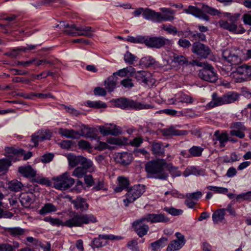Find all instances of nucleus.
<instances>
[{
  "mask_svg": "<svg viewBox=\"0 0 251 251\" xmlns=\"http://www.w3.org/2000/svg\"><path fill=\"white\" fill-rule=\"evenodd\" d=\"M145 191L146 188L144 185L138 184L132 186L125 195L126 198L123 200L124 205L128 207L130 203L139 198Z\"/></svg>",
  "mask_w": 251,
  "mask_h": 251,
  "instance_id": "obj_7",
  "label": "nucleus"
},
{
  "mask_svg": "<svg viewBox=\"0 0 251 251\" xmlns=\"http://www.w3.org/2000/svg\"><path fill=\"white\" fill-rule=\"evenodd\" d=\"M181 126L177 125L171 126L162 130V133L165 136H183L188 134V131L185 130H179L177 127H181Z\"/></svg>",
  "mask_w": 251,
  "mask_h": 251,
  "instance_id": "obj_17",
  "label": "nucleus"
},
{
  "mask_svg": "<svg viewBox=\"0 0 251 251\" xmlns=\"http://www.w3.org/2000/svg\"><path fill=\"white\" fill-rule=\"evenodd\" d=\"M134 74L137 81L143 85H152L154 83L151 73L149 72L140 71Z\"/></svg>",
  "mask_w": 251,
  "mask_h": 251,
  "instance_id": "obj_15",
  "label": "nucleus"
},
{
  "mask_svg": "<svg viewBox=\"0 0 251 251\" xmlns=\"http://www.w3.org/2000/svg\"><path fill=\"white\" fill-rule=\"evenodd\" d=\"M160 16V12L146 8L145 12L144 13V19L146 20L151 21L153 23H159V17Z\"/></svg>",
  "mask_w": 251,
  "mask_h": 251,
  "instance_id": "obj_28",
  "label": "nucleus"
},
{
  "mask_svg": "<svg viewBox=\"0 0 251 251\" xmlns=\"http://www.w3.org/2000/svg\"><path fill=\"white\" fill-rule=\"evenodd\" d=\"M122 239L121 236H117L112 234H100L98 237L95 238L92 242L91 247L92 248H99L102 247L105 244L102 240H117Z\"/></svg>",
  "mask_w": 251,
  "mask_h": 251,
  "instance_id": "obj_14",
  "label": "nucleus"
},
{
  "mask_svg": "<svg viewBox=\"0 0 251 251\" xmlns=\"http://www.w3.org/2000/svg\"><path fill=\"white\" fill-rule=\"evenodd\" d=\"M215 140L218 141L220 143V147L224 148L226 143L228 141L229 136L226 132H220L219 130H216L214 134Z\"/></svg>",
  "mask_w": 251,
  "mask_h": 251,
  "instance_id": "obj_30",
  "label": "nucleus"
},
{
  "mask_svg": "<svg viewBox=\"0 0 251 251\" xmlns=\"http://www.w3.org/2000/svg\"><path fill=\"white\" fill-rule=\"evenodd\" d=\"M117 107L122 109H134L135 110L149 109L151 106L149 104H144L127 98H121L115 101Z\"/></svg>",
  "mask_w": 251,
  "mask_h": 251,
  "instance_id": "obj_9",
  "label": "nucleus"
},
{
  "mask_svg": "<svg viewBox=\"0 0 251 251\" xmlns=\"http://www.w3.org/2000/svg\"><path fill=\"white\" fill-rule=\"evenodd\" d=\"M192 51L201 57L206 58L209 54L210 50L207 46L196 42L192 45Z\"/></svg>",
  "mask_w": 251,
  "mask_h": 251,
  "instance_id": "obj_18",
  "label": "nucleus"
},
{
  "mask_svg": "<svg viewBox=\"0 0 251 251\" xmlns=\"http://www.w3.org/2000/svg\"><path fill=\"white\" fill-rule=\"evenodd\" d=\"M117 79L115 76L111 75L104 81L105 89L108 92H112L116 87Z\"/></svg>",
  "mask_w": 251,
  "mask_h": 251,
  "instance_id": "obj_37",
  "label": "nucleus"
},
{
  "mask_svg": "<svg viewBox=\"0 0 251 251\" xmlns=\"http://www.w3.org/2000/svg\"><path fill=\"white\" fill-rule=\"evenodd\" d=\"M222 56L225 60L230 63L231 65H237L241 62V57L229 50H224L222 53Z\"/></svg>",
  "mask_w": 251,
  "mask_h": 251,
  "instance_id": "obj_20",
  "label": "nucleus"
},
{
  "mask_svg": "<svg viewBox=\"0 0 251 251\" xmlns=\"http://www.w3.org/2000/svg\"><path fill=\"white\" fill-rule=\"evenodd\" d=\"M235 74L240 75L243 80H247L251 76V66L242 65L237 68Z\"/></svg>",
  "mask_w": 251,
  "mask_h": 251,
  "instance_id": "obj_24",
  "label": "nucleus"
},
{
  "mask_svg": "<svg viewBox=\"0 0 251 251\" xmlns=\"http://www.w3.org/2000/svg\"><path fill=\"white\" fill-rule=\"evenodd\" d=\"M85 105L89 107L94 108L96 109L106 108L107 107V105L105 102H103L100 100H87L85 102Z\"/></svg>",
  "mask_w": 251,
  "mask_h": 251,
  "instance_id": "obj_45",
  "label": "nucleus"
},
{
  "mask_svg": "<svg viewBox=\"0 0 251 251\" xmlns=\"http://www.w3.org/2000/svg\"><path fill=\"white\" fill-rule=\"evenodd\" d=\"M163 14L160 13L159 17V23L162 22H172L175 19L174 14L175 12L171 8L163 7L160 8Z\"/></svg>",
  "mask_w": 251,
  "mask_h": 251,
  "instance_id": "obj_25",
  "label": "nucleus"
},
{
  "mask_svg": "<svg viewBox=\"0 0 251 251\" xmlns=\"http://www.w3.org/2000/svg\"><path fill=\"white\" fill-rule=\"evenodd\" d=\"M145 221H146V219L145 217H143L132 223V226L134 228L135 231L140 237L146 235L149 230V226L143 224Z\"/></svg>",
  "mask_w": 251,
  "mask_h": 251,
  "instance_id": "obj_16",
  "label": "nucleus"
},
{
  "mask_svg": "<svg viewBox=\"0 0 251 251\" xmlns=\"http://www.w3.org/2000/svg\"><path fill=\"white\" fill-rule=\"evenodd\" d=\"M43 220L49 223L52 226H66L68 227H82L85 225H89L98 222L96 216L93 214L79 213L75 211L71 212L69 218L63 222L57 218H53L51 216L46 217Z\"/></svg>",
  "mask_w": 251,
  "mask_h": 251,
  "instance_id": "obj_1",
  "label": "nucleus"
},
{
  "mask_svg": "<svg viewBox=\"0 0 251 251\" xmlns=\"http://www.w3.org/2000/svg\"><path fill=\"white\" fill-rule=\"evenodd\" d=\"M135 73V69L131 66L126 67V68L120 69L113 74L115 77L117 75L125 77L126 76H132Z\"/></svg>",
  "mask_w": 251,
  "mask_h": 251,
  "instance_id": "obj_32",
  "label": "nucleus"
},
{
  "mask_svg": "<svg viewBox=\"0 0 251 251\" xmlns=\"http://www.w3.org/2000/svg\"><path fill=\"white\" fill-rule=\"evenodd\" d=\"M19 199L23 206L28 208L34 202L35 196L31 192L22 193L19 196Z\"/></svg>",
  "mask_w": 251,
  "mask_h": 251,
  "instance_id": "obj_19",
  "label": "nucleus"
},
{
  "mask_svg": "<svg viewBox=\"0 0 251 251\" xmlns=\"http://www.w3.org/2000/svg\"><path fill=\"white\" fill-rule=\"evenodd\" d=\"M206 188L218 194H226L228 192V189L223 187L209 185L206 187Z\"/></svg>",
  "mask_w": 251,
  "mask_h": 251,
  "instance_id": "obj_57",
  "label": "nucleus"
},
{
  "mask_svg": "<svg viewBox=\"0 0 251 251\" xmlns=\"http://www.w3.org/2000/svg\"><path fill=\"white\" fill-rule=\"evenodd\" d=\"M19 172L26 177H33L36 175V171L30 166H20L18 168Z\"/></svg>",
  "mask_w": 251,
  "mask_h": 251,
  "instance_id": "obj_33",
  "label": "nucleus"
},
{
  "mask_svg": "<svg viewBox=\"0 0 251 251\" xmlns=\"http://www.w3.org/2000/svg\"><path fill=\"white\" fill-rule=\"evenodd\" d=\"M80 127V133L74 129H68L63 128L59 129L58 133L61 136H65L68 138L78 139L80 136L90 138L91 140L97 138V136L95 134V128L90 127L84 124H81Z\"/></svg>",
  "mask_w": 251,
  "mask_h": 251,
  "instance_id": "obj_3",
  "label": "nucleus"
},
{
  "mask_svg": "<svg viewBox=\"0 0 251 251\" xmlns=\"http://www.w3.org/2000/svg\"><path fill=\"white\" fill-rule=\"evenodd\" d=\"M173 59L174 60L173 66H182L187 65L188 63V60L184 56L175 52L174 56Z\"/></svg>",
  "mask_w": 251,
  "mask_h": 251,
  "instance_id": "obj_39",
  "label": "nucleus"
},
{
  "mask_svg": "<svg viewBox=\"0 0 251 251\" xmlns=\"http://www.w3.org/2000/svg\"><path fill=\"white\" fill-rule=\"evenodd\" d=\"M23 186H24L22 184V183L17 180H11L9 183V189L11 191H13L15 192L20 191L21 190H22Z\"/></svg>",
  "mask_w": 251,
  "mask_h": 251,
  "instance_id": "obj_51",
  "label": "nucleus"
},
{
  "mask_svg": "<svg viewBox=\"0 0 251 251\" xmlns=\"http://www.w3.org/2000/svg\"><path fill=\"white\" fill-rule=\"evenodd\" d=\"M127 139L126 137L115 138L111 137L107 140L108 143L114 145L121 146L127 142Z\"/></svg>",
  "mask_w": 251,
  "mask_h": 251,
  "instance_id": "obj_49",
  "label": "nucleus"
},
{
  "mask_svg": "<svg viewBox=\"0 0 251 251\" xmlns=\"http://www.w3.org/2000/svg\"><path fill=\"white\" fill-rule=\"evenodd\" d=\"M223 95L225 104L234 102L239 98L238 94L234 92H228Z\"/></svg>",
  "mask_w": 251,
  "mask_h": 251,
  "instance_id": "obj_43",
  "label": "nucleus"
},
{
  "mask_svg": "<svg viewBox=\"0 0 251 251\" xmlns=\"http://www.w3.org/2000/svg\"><path fill=\"white\" fill-rule=\"evenodd\" d=\"M87 172L81 166L75 168L73 171L72 176L78 178L83 177Z\"/></svg>",
  "mask_w": 251,
  "mask_h": 251,
  "instance_id": "obj_53",
  "label": "nucleus"
},
{
  "mask_svg": "<svg viewBox=\"0 0 251 251\" xmlns=\"http://www.w3.org/2000/svg\"><path fill=\"white\" fill-rule=\"evenodd\" d=\"M5 231L8 235L13 237H18L25 234V229L20 227H7Z\"/></svg>",
  "mask_w": 251,
  "mask_h": 251,
  "instance_id": "obj_31",
  "label": "nucleus"
},
{
  "mask_svg": "<svg viewBox=\"0 0 251 251\" xmlns=\"http://www.w3.org/2000/svg\"><path fill=\"white\" fill-rule=\"evenodd\" d=\"M241 14L239 13L232 14L230 13H224V16L226 17L227 20H220L219 24L221 27L233 33H236L237 32V22Z\"/></svg>",
  "mask_w": 251,
  "mask_h": 251,
  "instance_id": "obj_6",
  "label": "nucleus"
},
{
  "mask_svg": "<svg viewBox=\"0 0 251 251\" xmlns=\"http://www.w3.org/2000/svg\"><path fill=\"white\" fill-rule=\"evenodd\" d=\"M20 247V243L14 241L12 245L8 243H0V251H15Z\"/></svg>",
  "mask_w": 251,
  "mask_h": 251,
  "instance_id": "obj_40",
  "label": "nucleus"
},
{
  "mask_svg": "<svg viewBox=\"0 0 251 251\" xmlns=\"http://www.w3.org/2000/svg\"><path fill=\"white\" fill-rule=\"evenodd\" d=\"M203 150V148L198 146H193L189 149L191 157L201 156Z\"/></svg>",
  "mask_w": 251,
  "mask_h": 251,
  "instance_id": "obj_47",
  "label": "nucleus"
},
{
  "mask_svg": "<svg viewBox=\"0 0 251 251\" xmlns=\"http://www.w3.org/2000/svg\"><path fill=\"white\" fill-rule=\"evenodd\" d=\"M202 193L201 191H197L191 193H188L186 194V197L197 201L202 197Z\"/></svg>",
  "mask_w": 251,
  "mask_h": 251,
  "instance_id": "obj_64",
  "label": "nucleus"
},
{
  "mask_svg": "<svg viewBox=\"0 0 251 251\" xmlns=\"http://www.w3.org/2000/svg\"><path fill=\"white\" fill-rule=\"evenodd\" d=\"M225 104L224 95L220 97L216 93H213L212 95V100L207 104L206 107L211 108Z\"/></svg>",
  "mask_w": 251,
  "mask_h": 251,
  "instance_id": "obj_29",
  "label": "nucleus"
},
{
  "mask_svg": "<svg viewBox=\"0 0 251 251\" xmlns=\"http://www.w3.org/2000/svg\"><path fill=\"white\" fill-rule=\"evenodd\" d=\"M82 162L81 163V166L83 167L87 172H93L95 171V167L93 162L84 157L82 159Z\"/></svg>",
  "mask_w": 251,
  "mask_h": 251,
  "instance_id": "obj_41",
  "label": "nucleus"
},
{
  "mask_svg": "<svg viewBox=\"0 0 251 251\" xmlns=\"http://www.w3.org/2000/svg\"><path fill=\"white\" fill-rule=\"evenodd\" d=\"M162 29L167 31L168 33L176 35L178 32L176 27L173 26L171 25H163Z\"/></svg>",
  "mask_w": 251,
  "mask_h": 251,
  "instance_id": "obj_61",
  "label": "nucleus"
},
{
  "mask_svg": "<svg viewBox=\"0 0 251 251\" xmlns=\"http://www.w3.org/2000/svg\"><path fill=\"white\" fill-rule=\"evenodd\" d=\"M57 207L51 203H46L44 206L39 210L38 213L41 215H44L49 213L56 212Z\"/></svg>",
  "mask_w": 251,
  "mask_h": 251,
  "instance_id": "obj_36",
  "label": "nucleus"
},
{
  "mask_svg": "<svg viewBox=\"0 0 251 251\" xmlns=\"http://www.w3.org/2000/svg\"><path fill=\"white\" fill-rule=\"evenodd\" d=\"M11 165V161L6 158L0 159V174L6 173L8 167Z\"/></svg>",
  "mask_w": 251,
  "mask_h": 251,
  "instance_id": "obj_50",
  "label": "nucleus"
},
{
  "mask_svg": "<svg viewBox=\"0 0 251 251\" xmlns=\"http://www.w3.org/2000/svg\"><path fill=\"white\" fill-rule=\"evenodd\" d=\"M174 52L171 51H167L163 55V61L164 65H173V57Z\"/></svg>",
  "mask_w": 251,
  "mask_h": 251,
  "instance_id": "obj_46",
  "label": "nucleus"
},
{
  "mask_svg": "<svg viewBox=\"0 0 251 251\" xmlns=\"http://www.w3.org/2000/svg\"><path fill=\"white\" fill-rule=\"evenodd\" d=\"M117 185L116 186L114 191L116 193H120L123 190L129 189L130 181L128 178L124 176H119L117 177Z\"/></svg>",
  "mask_w": 251,
  "mask_h": 251,
  "instance_id": "obj_22",
  "label": "nucleus"
},
{
  "mask_svg": "<svg viewBox=\"0 0 251 251\" xmlns=\"http://www.w3.org/2000/svg\"><path fill=\"white\" fill-rule=\"evenodd\" d=\"M168 241V238L162 237L159 240L151 243L150 246L151 247L152 251H160L161 248L164 247Z\"/></svg>",
  "mask_w": 251,
  "mask_h": 251,
  "instance_id": "obj_35",
  "label": "nucleus"
},
{
  "mask_svg": "<svg viewBox=\"0 0 251 251\" xmlns=\"http://www.w3.org/2000/svg\"><path fill=\"white\" fill-rule=\"evenodd\" d=\"M121 84L125 88L130 89L134 86L132 80L128 77L121 81Z\"/></svg>",
  "mask_w": 251,
  "mask_h": 251,
  "instance_id": "obj_63",
  "label": "nucleus"
},
{
  "mask_svg": "<svg viewBox=\"0 0 251 251\" xmlns=\"http://www.w3.org/2000/svg\"><path fill=\"white\" fill-rule=\"evenodd\" d=\"M175 236L176 239L170 242L167 247V251H178L184 246L186 243L184 235L180 232H177L175 233Z\"/></svg>",
  "mask_w": 251,
  "mask_h": 251,
  "instance_id": "obj_13",
  "label": "nucleus"
},
{
  "mask_svg": "<svg viewBox=\"0 0 251 251\" xmlns=\"http://www.w3.org/2000/svg\"><path fill=\"white\" fill-rule=\"evenodd\" d=\"M165 170L168 171L173 176H179L180 173L178 171L177 168L174 166L172 163H168L165 166Z\"/></svg>",
  "mask_w": 251,
  "mask_h": 251,
  "instance_id": "obj_58",
  "label": "nucleus"
},
{
  "mask_svg": "<svg viewBox=\"0 0 251 251\" xmlns=\"http://www.w3.org/2000/svg\"><path fill=\"white\" fill-rule=\"evenodd\" d=\"M198 75L201 79L210 82H215L218 79L217 74L214 68L209 64L205 65L200 70Z\"/></svg>",
  "mask_w": 251,
  "mask_h": 251,
  "instance_id": "obj_11",
  "label": "nucleus"
},
{
  "mask_svg": "<svg viewBox=\"0 0 251 251\" xmlns=\"http://www.w3.org/2000/svg\"><path fill=\"white\" fill-rule=\"evenodd\" d=\"M72 203L75 209L81 212L86 211L89 208L86 199L81 197H77L72 201Z\"/></svg>",
  "mask_w": 251,
  "mask_h": 251,
  "instance_id": "obj_27",
  "label": "nucleus"
},
{
  "mask_svg": "<svg viewBox=\"0 0 251 251\" xmlns=\"http://www.w3.org/2000/svg\"><path fill=\"white\" fill-rule=\"evenodd\" d=\"M225 209L221 208L216 211L212 214V219L214 224L222 222L225 219Z\"/></svg>",
  "mask_w": 251,
  "mask_h": 251,
  "instance_id": "obj_42",
  "label": "nucleus"
},
{
  "mask_svg": "<svg viewBox=\"0 0 251 251\" xmlns=\"http://www.w3.org/2000/svg\"><path fill=\"white\" fill-rule=\"evenodd\" d=\"M60 26L66 28L64 32L68 35L72 36H85L91 37L92 32H95V29L91 26H77L75 24L69 25L65 22L60 23Z\"/></svg>",
  "mask_w": 251,
  "mask_h": 251,
  "instance_id": "obj_5",
  "label": "nucleus"
},
{
  "mask_svg": "<svg viewBox=\"0 0 251 251\" xmlns=\"http://www.w3.org/2000/svg\"><path fill=\"white\" fill-rule=\"evenodd\" d=\"M95 180L96 182H95V186L92 188V190L94 191L106 190V188H105L104 183L102 178H99L97 180L95 179Z\"/></svg>",
  "mask_w": 251,
  "mask_h": 251,
  "instance_id": "obj_56",
  "label": "nucleus"
},
{
  "mask_svg": "<svg viewBox=\"0 0 251 251\" xmlns=\"http://www.w3.org/2000/svg\"><path fill=\"white\" fill-rule=\"evenodd\" d=\"M115 161L123 165H129L132 159V154L127 152H118L115 155Z\"/></svg>",
  "mask_w": 251,
  "mask_h": 251,
  "instance_id": "obj_23",
  "label": "nucleus"
},
{
  "mask_svg": "<svg viewBox=\"0 0 251 251\" xmlns=\"http://www.w3.org/2000/svg\"><path fill=\"white\" fill-rule=\"evenodd\" d=\"M110 125L112 126V127H110V135L116 136L123 133L121 127L114 124H111Z\"/></svg>",
  "mask_w": 251,
  "mask_h": 251,
  "instance_id": "obj_62",
  "label": "nucleus"
},
{
  "mask_svg": "<svg viewBox=\"0 0 251 251\" xmlns=\"http://www.w3.org/2000/svg\"><path fill=\"white\" fill-rule=\"evenodd\" d=\"M83 156H76L74 154L70 153L68 154L67 159L69 162V166L74 168L78 165H81V163L82 162Z\"/></svg>",
  "mask_w": 251,
  "mask_h": 251,
  "instance_id": "obj_34",
  "label": "nucleus"
},
{
  "mask_svg": "<svg viewBox=\"0 0 251 251\" xmlns=\"http://www.w3.org/2000/svg\"><path fill=\"white\" fill-rule=\"evenodd\" d=\"M166 165L167 161L164 159H152L147 162L145 165V170L147 173L148 177L167 180L169 175L165 170Z\"/></svg>",
  "mask_w": 251,
  "mask_h": 251,
  "instance_id": "obj_2",
  "label": "nucleus"
},
{
  "mask_svg": "<svg viewBox=\"0 0 251 251\" xmlns=\"http://www.w3.org/2000/svg\"><path fill=\"white\" fill-rule=\"evenodd\" d=\"M146 221L151 223H168L170 219L164 213L148 214L144 216Z\"/></svg>",
  "mask_w": 251,
  "mask_h": 251,
  "instance_id": "obj_21",
  "label": "nucleus"
},
{
  "mask_svg": "<svg viewBox=\"0 0 251 251\" xmlns=\"http://www.w3.org/2000/svg\"><path fill=\"white\" fill-rule=\"evenodd\" d=\"M95 134L97 136V138L95 140H98V144L95 147V149L98 150V151H102L106 149L109 148L108 145L107 144H106L105 142L99 141V138L97 136L96 132H97V130L95 129ZM92 139V140H93Z\"/></svg>",
  "mask_w": 251,
  "mask_h": 251,
  "instance_id": "obj_60",
  "label": "nucleus"
},
{
  "mask_svg": "<svg viewBox=\"0 0 251 251\" xmlns=\"http://www.w3.org/2000/svg\"><path fill=\"white\" fill-rule=\"evenodd\" d=\"M147 36L137 35L136 37L128 36L126 40L134 44H146Z\"/></svg>",
  "mask_w": 251,
  "mask_h": 251,
  "instance_id": "obj_44",
  "label": "nucleus"
},
{
  "mask_svg": "<svg viewBox=\"0 0 251 251\" xmlns=\"http://www.w3.org/2000/svg\"><path fill=\"white\" fill-rule=\"evenodd\" d=\"M168 146L169 144L164 146L161 142H153L151 146V151L155 156L163 157L165 156V148Z\"/></svg>",
  "mask_w": 251,
  "mask_h": 251,
  "instance_id": "obj_26",
  "label": "nucleus"
},
{
  "mask_svg": "<svg viewBox=\"0 0 251 251\" xmlns=\"http://www.w3.org/2000/svg\"><path fill=\"white\" fill-rule=\"evenodd\" d=\"M155 63V59L151 56L143 57L140 60V64L146 67H149L154 65Z\"/></svg>",
  "mask_w": 251,
  "mask_h": 251,
  "instance_id": "obj_52",
  "label": "nucleus"
},
{
  "mask_svg": "<svg viewBox=\"0 0 251 251\" xmlns=\"http://www.w3.org/2000/svg\"><path fill=\"white\" fill-rule=\"evenodd\" d=\"M53 187L57 190H66L73 185L75 179L71 177L68 172H65L62 175L53 177Z\"/></svg>",
  "mask_w": 251,
  "mask_h": 251,
  "instance_id": "obj_8",
  "label": "nucleus"
},
{
  "mask_svg": "<svg viewBox=\"0 0 251 251\" xmlns=\"http://www.w3.org/2000/svg\"><path fill=\"white\" fill-rule=\"evenodd\" d=\"M35 48V46L32 45H27V48L22 47V48H17L16 49H13L12 51L6 53L5 54L11 56L12 57H16L18 54L16 52V51L20 50L23 52H25L26 50H32Z\"/></svg>",
  "mask_w": 251,
  "mask_h": 251,
  "instance_id": "obj_48",
  "label": "nucleus"
},
{
  "mask_svg": "<svg viewBox=\"0 0 251 251\" xmlns=\"http://www.w3.org/2000/svg\"><path fill=\"white\" fill-rule=\"evenodd\" d=\"M183 12L206 21H209V19L208 16L205 13L214 16L218 15L219 13L218 10L206 5H203L201 9L194 6L189 5L188 8L183 9Z\"/></svg>",
  "mask_w": 251,
  "mask_h": 251,
  "instance_id": "obj_4",
  "label": "nucleus"
},
{
  "mask_svg": "<svg viewBox=\"0 0 251 251\" xmlns=\"http://www.w3.org/2000/svg\"><path fill=\"white\" fill-rule=\"evenodd\" d=\"M24 151L22 149L17 150L13 147H7L5 148V152L8 156L23 154Z\"/></svg>",
  "mask_w": 251,
  "mask_h": 251,
  "instance_id": "obj_54",
  "label": "nucleus"
},
{
  "mask_svg": "<svg viewBox=\"0 0 251 251\" xmlns=\"http://www.w3.org/2000/svg\"><path fill=\"white\" fill-rule=\"evenodd\" d=\"M173 44L172 40L163 36L149 37L147 36L146 46L150 48L160 49L163 46L169 47Z\"/></svg>",
  "mask_w": 251,
  "mask_h": 251,
  "instance_id": "obj_10",
  "label": "nucleus"
},
{
  "mask_svg": "<svg viewBox=\"0 0 251 251\" xmlns=\"http://www.w3.org/2000/svg\"><path fill=\"white\" fill-rule=\"evenodd\" d=\"M164 210L172 216H178L182 214L183 211L181 209L175 208L174 207H165Z\"/></svg>",
  "mask_w": 251,
  "mask_h": 251,
  "instance_id": "obj_59",
  "label": "nucleus"
},
{
  "mask_svg": "<svg viewBox=\"0 0 251 251\" xmlns=\"http://www.w3.org/2000/svg\"><path fill=\"white\" fill-rule=\"evenodd\" d=\"M52 133L49 130H38L31 136V142L32 147H37L40 142L44 140H50Z\"/></svg>",
  "mask_w": 251,
  "mask_h": 251,
  "instance_id": "obj_12",
  "label": "nucleus"
},
{
  "mask_svg": "<svg viewBox=\"0 0 251 251\" xmlns=\"http://www.w3.org/2000/svg\"><path fill=\"white\" fill-rule=\"evenodd\" d=\"M185 177L190 175H195L196 176L203 175V172L195 166H191L187 168L183 173Z\"/></svg>",
  "mask_w": 251,
  "mask_h": 251,
  "instance_id": "obj_38",
  "label": "nucleus"
},
{
  "mask_svg": "<svg viewBox=\"0 0 251 251\" xmlns=\"http://www.w3.org/2000/svg\"><path fill=\"white\" fill-rule=\"evenodd\" d=\"M124 60L126 63L132 65L133 64L134 61L138 60V58L136 56L132 54L129 51H127L124 54Z\"/></svg>",
  "mask_w": 251,
  "mask_h": 251,
  "instance_id": "obj_55",
  "label": "nucleus"
}]
</instances>
